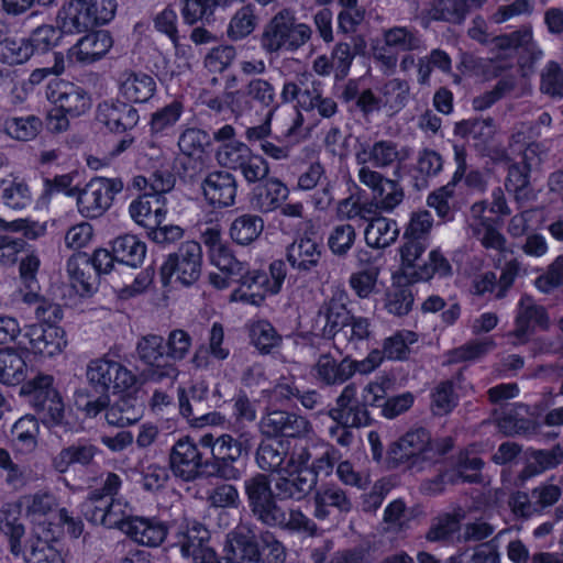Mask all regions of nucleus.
Segmentation results:
<instances>
[{"label":"nucleus","instance_id":"obj_27","mask_svg":"<svg viewBox=\"0 0 563 563\" xmlns=\"http://www.w3.org/2000/svg\"><path fill=\"white\" fill-rule=\"evenodd\" d=\"M92 13L86 0H69L58 10L57 21L65 33H81L95 27Z\"/></svg>","mask_w":563,"mask_h":563},{"label":"nucleus","instance_id":"obj_9","mask_svg":"<svg viewBox=\"0 0 563 563\" xmlns=\"http://www.w3.org/2000/svg\"><path fill=\"white\" fill-rule=\"evenodd\" d=\"M411 155V150L407 146H400L391 140H379L369 144L360 143L355 147L356 163H371L374 168L386 169L394 165L399 166Z\"/></svg>","mask_w":563,"mask_h":563},{"label":"nucleus","instance_id":"obj_23","mask_svg":"<svg viewBox=\"0 0 563 563\" xmlns=\"http://www.w3.org/2000/svg\"><path fill=\"white\" fill-rule=\"evenodd\" d=\"M322 257V245L310 236H300L287 246L286 258L289 265L301 274L312 272Z\"/></svg>","mask_w":563,"mask_h":563},{"label":"nucleus","instance_id":"obj_21","mask_svg":"<svg viewBox=\"0 0 563 563\" xmlns=\"http://www.w3.org/2000/svg\"><path fill=\"white\" fill-rule=\"evenodd\" d=\"M239 276L240 286L234 289L230 296L231 301L243 302L253 306H260L268 291L267 273L260 269H249L244 263V271L242 274H235Z\"/></svg>","mask_w":563,"mask_h":563},{"label":"nucleus","instance_id":"obj_59","mask_svg":"<svg viewBox=\"0 0 563 563\" xmlns=\"http://www.w3.org/2000/svg\"><path fill=\"white\" fill-rule=\"evenodd\" d=\"M318 441L299 438L291 448H288L285 471L305 472L309 470V462L313 457Z\"/></svg>","mask_w":563,"mask_h":563},{"label":"nucleus","instance_id":"obj_42","mask_svg":"<svg viewBox=\"0 0 563 563\" xmlns=\"http://www.w3.org/2000/svg\"><path fill=\"white\" fill-rule=\"evenodd\" d=\"M378 93L383 110L391 117L401 111L408 103L410 86L405 79L393 78L378 89Z\"/></svg>","mask_w":563,"mask_h":563},{"label":"nucleus","instance_id":"obj_40","mask_svg":"<svg viewBox=\"0 0 563 563\" xmlns=\"http://www.w3.org/2000/svg\"><path fill=\"white\" fill-rule=\"evenodd\" d=\"M25 563H64V554L59 543L41 537H32L23 552Z\"/></svg>","mask_w":563,"mask_h":563},{"label":"nucleus","instance_id":"obj_31","mask_svg":"<svg viewBox=\"0 0 563 563\" xmlns=\"http://www.w3.org/2000/svg\"><path fill=\"white\" fill-rule=\"evenodd\" d=\"M120 93L131 102H146L156 91V82L151 75L124 71L119 78Z\"/></svg>","mask_w":563,"mask_h":563},{"label":"nucleus","instance_id":"obj_38","mask_svg":"<svg viewBox=\"0 0 563 563\" xmlns=\"http://www.w3.org/2000/svg\"><path fill=\"white\" fill-rule=\"evenodd\" d=\"M371 333L369 320L352 314L343 331L339 332L333 345L340 353L356 350L361 342L368 340Z\"/></svg>","mask_w":563,"mask_h":563},{"label":"nucleus","instance_id":"obj_35","mask_svg":"<svg viewBox=\"0 0 563 563\" xmlns=\"http://www.w3.org/2000/svg\"><path fill=\"white\" fill-rule=\"evenodd\" d=\"M288 192V188L278 178L271 177L254 189L252 205L261 212H271L280 206Z\"/></svg>","mask_w":563,"mask_h":563},{"label":"nucleus","instance_id":"obj_63","mask_svg":"<svg viewBox=\"0 0 563 563\" xmlns=\"http://www.w3.org/2000/svg\"><path fill=\"white\" fill-rule=\"evenodd\" d=\"M251 343L263 354H268L282 342V336L266 320H258L250 327Z\"/></svg>","mask_w":563,"mask_h":563},{"label":"nucleus","instance_id":"obj_54","mask_svg":"<svg viewBox=\"0 0 563 563\" xmlns=\"http://www.w3.org/2000/svg\"><path fill=\"white\" fill-rule=\"evenodd\" d=\"M258 24V18L253 4L241 7L231 18L227 34L232 41H240L254 32Z\"/></svg>","mask_w":563,"mask_h":563},{"label":"nucleus","instance_id":"obj_18","mask_svg":"<svg viewBox=\"0 0 563 563\" xmlns=\"http://www.w3.org/2000/svg\"><path fill=\"white\" fill-rule=\"evenodd\" d=\"M201 188L206 200L213 208H228L235 203L238 181L229 172L209 173L203 179Z\"/></svg>","mask_w":563,"mask_h":563},{"label":"nucleus","instance_id":"obj_41","mask_svg":"<svg viewBox=\"0 0 563 563\" xmlns=\"http://www.w3.org/2000/svg\"><path fill=\"white\" fill-rule=\"evenodd\" d=\"M97 446L90 443H77L62 449L52 460L53 468L63 474L74 464L89 465L96 454Z\"/></svg>","mask_w":563,"mask_h":563},{"label":"nucleus","instance_id":"obj_62","mask_svg":"<svg viewBox=\"0 0 563 563\" xmlns=\"http://www.w3.org/2000/svg\"><path fill=\"white\" fill-rule=\"evenodd\" d=\"M33 56L26 37H8L0 43V63L18 66Z\"/></svg>","mask_w":563,"mask_h":563},{"label":"nucleus","instance_id":"obj_52","mask_svg":"<svg viewBox=\"0 0 563 563\" xmlns=\"http://www.w3.org/2000/svg\"><path fill=\"white\" fill-rule=\"evenodd\" d=\"M200 446L209 449L211 459L207 461H217L229 459L242 454L243 442L234 440L230 434L214 437L211 433L202 434L199 438Z\"/></svg>","mask_w":563,"mask_h":563},{"label":"nucleus","instance_id":"obj_29","mask_svg":"<svg viewBox=\"0 0 563 563\" xmlns=\"http://www.w3.org/2000/svg\"><path fill=\"white\" fill-rule=\"evenodd\" d=\"M470 11L466 0H431L422 10L421 24L427 26L431 21L461 23Z\"/></svg>","mask_w":563,"mask_h":563},{"label":"nucleus","instance_id":"obj_22","mask_svg":"<svg viewBox=\"0 0 563 563\" xmlns=\"http://www.w3.org/2000/svg\"><path fill=\"white\" fill-rule=\"evenodd\" d=\"M122 532L141 545L154 548L165 540L167 527L155 517L133 516L124 523Z\"/></svg>","mask_w":563,"mask_h":563},{"label":"nucleus","instance_id":"obj_16","mask_svg":"<svg viewBox=\"0 0 563 563\" xmlns=\"http://www.w3.org/2000/svg\"><path fill=\"white\" fill-rule=\"evenodd\" d=\"M23 336L27 340V345L24 342L20 344L44 357H53L62 353L67 344L65 331L56 324L29 325Z\"/></svg>","mask_w":563,"mask_h":563},{"label":"nucleus","instance_id":"obj_25","mask_svg":"<svg viewBox=\"0 0 563 563\" xmlns=\"http://www.w3.org/2000/svg\"><path fill=\"white\" fill-rule=\"evenodd\" d=\"M331 508L347 514L352 510V501L344 489L334 484H325L314 492L312 515L318 520H325L330 517Z\"/></svg>","mask_w":563,"mask_h":563},{"label":"nucleus","instance_id":"obj_17","mask_svg":"<svg viewBox=\"0 0 563 563\" xmlns=\"http://www.w3.org/2000/svg\"><path fill=\"white\" fill-rule=\"evenodd\" d=\"M260 429L266 437L301 438L310 432V422L296 413L271 410L261 419Z\"/></svg>","mask_w":563,"mask_h":563},{"label":"nucleus","instance_id":"obj_14","mask_svg":"<svg viewBox=\"0 0 563 563\" xmlns=\"http://www.w3.org/2000/svg\"><path fill=\"white\" fill-rule=\"evenodd\" d=\"M368 406L363 398H357V387L354 383L346 385L336 398L335 407L329 410V416L344 427H365L371 423Z\"/></svg>","mask_w":563,"mask_h":563},{"label":"nucleus","instance_id":"obj_12","mask_svg":"<svg viewBox=\"0 0 563 563\" xmlns=\"http://www.w3.org/2000/svg\"><path fill=\"white\" fill-rule=\"evenodd\" d=\"M45 93L52 103L70 118L82 115L91 107V99L84 88L63 79L51 80Z\"/></svg>","mask_w":563,"mask_h":563},{"label":"nucleus","instance_id":"obj_37","mask_svg":"<svg viewBox=\"0 0 563 563\" xmlns=\"http://www.w3.org/2000/svg\"><path fill=\"white\" fill-rule=\"evenodd\" d=\"M399 228L395 220L378 216L364 230L365 242L373 249H385L396 242Z\"/></svg>","mask_w":563,"mask_h":563},{"label":"nucleus","instance_id":"obj_24","mask_svg":"<svg viewBox=\"0 0 563 563\" xmlns=\"http://www.w3.org/2000/svg\"><path fill=\"white\" fill-rule=\"evenodd\" d=\"M129 214L136 224L147 229L162 224L167 214L166 199L154 198L147 192L139 195L130 202Z\"/></svg>","mask_w":563,"mask_h":563},{"label":"nucleus","instance_id":"obj_45","mask_svg":"<svg viewBox=\"0 0 563 563\" xmlns=\"http://www.w3.org/2000/svg\"><path fill=\"white\" fill-rule=\"evenodd\" d=\"M384 44L400 52H413L426 48L418 30L408 26H393L383 31Z\"/></svg>","mask_w":563,"mask_h":563},{"label":"nucleus","instance_id":"obj_5","mask_svg":"<svg viewBox=\"0 0 563 563\" xmlns=\"http://www.w3.org/2000/svg\"><path fill=\"white\" fill-rule=\"evenodd\" d=\"M86 375L90 385L101 391H124L135 383V375L129 368L107 355L90 361Z\"/></svg>","mask_w":563,"mask_h":563},{"label":"nucleus","instance_id":"obj_13","mask_svg":"<svg viewBox=\"0 0 563 563\" xmlns=\"http://www.w3.org/2000/svg\"><path fill=\"white\" fill-rule=\"evenodd\" d=\"M549 324L550 320L544 307L538 305L532 297L523 295L517 305L515 328L508 336L514 339L515 345L525 344L536 328L545 330Z\"/></svg>","mask_w":563,"mask_h":563},{"label":"nucleus","instance_id":"obj_50","mask_svg":"<svg viewBox=\"0 0 563 563\" xmlns=\"http://www.w3.org/2000/svg\"><path fill=\"white\" fill-rule=\"evenodd\" d=\"M11 432L13 444L19 451L30 453L36 449L40 426L34 416L25 415L20 418L13 424Z\"/></svg>","mask_w":563,"mask_h":563},{"label":"nucleus","instance_id":"obj_26","mask_svg":"<svg viewBox=\"0 0 563 563\" xmlns=\"http://www.w3.org/2000/svg\"><path fill=\"white\" fill-rule=\"evenodd\" d=\"M275 494L279 500H303L316 488V477L305 472L283 471L274 483Z\"/></svg>","mask_w":563,"mask_h":563},{"label":"nucleus","instance_id":"obj_44","mask_svg":"<svg viewBox=\"0 0 563 563\" xmlns=\"http://www.w3.org/2000/svg\"><path fill=\"white\" fill-rule=\"evenodd\" d=\"M29 368L24 358L12 347L0 349V382L16 386L27 378Z\"/></svg>","mask_w":563,"mask_h":563},{"label":"nucleus","instance_id":"obj_6","mask_svg":"<svg viewBox=\"0 0 563 563\" xmlns=\"http://www.w3.org/2000/svg\"><path fill=\"white\" fill-rule=\"evenodd\" d=\"M137 358L148 366L145 373L147 380L162 382L169 379L174 382L178 377V369L172 362H164L166 356L165 339L158 334H146L139 339L136 343Z\"/></svg>","mask_w":563,"mask_h":563},{"label":"nucleus","instance_id":"obj_30","mask_svg":"<svg viewBox=\"0 0 563 563\" xmlns=\"http://www.w3.org/2000/svg\"><path fill=\"white\" fill-rule=\"evenodd\" d=\"M23 507L21 500L8 503L0 510V528L8 537L9 550L14 556L23 552L22 539L25 534V527L20 520Z\"/></svg>","mask_w":563,"mask_h":563},{"label":"nucleus","instance_id":"obj_8","mask_svg":"<svg viewBox=\"0 0 563 563\" xmlns=\"http://www.w3.org/2000/svg\"><path fill=\"white\" fill-rule=\"evenodd\" d=\"M199 442L195 443L188 437L179 439L172 448L169 453V467L175 477L185 482H192L199 477H205V464L202 453L198 448Z\"/></svg>","mask_w":563,"mask_h":563},{"label":"nucleus","instance_id":"obj_34","mask_svg":"<svg viewBox=\"0 0 563 563\" xmlns=\"http://www.w3.org/2000/svg\"><path fill=\"white\" fill-rule=\"evenodd\" d=\"M144 413L143 405L136 397L125 395L113 401L106 409V420L114 427L136 423Z\"/></svg>","mask_w":563,"mask_h":563},{"label":"nucleus","instance_id":"obj_3","mask_svg":"<svg viewBox=\"0 0 563 563\" xmlns=\"http://www.w3.org/2000/svg\"><path fill=\"white\" fill-rule=\"evenodd\" d=\"M202 249L196 241L183 242L176 252L169 254L161 266V278L168 285L173 276L176 282L188 287L194 285L201 275Z\"/></svg>","mask_w":563,"mask_h":563},{"label":"nucleus","instance_id":"obj_53","mask_svg":"<svg viewBox=\"0 0 563 563\" xmlns=\"http://www.w3.org/2000/svg\"><path fill=\"white\" fill-rule=\"evenodd\" d=\"M90 269L91 267L88 260H84L82 263H79V260L75 256L67 260L66 271L70 286L79 296H89L96 288V278L91 276Z\"/></svg>","mask_w":563,"mask_h":563},{"label":"nucleus","instance_id":"obj_47","mask_svg":"<svg viewBox=\"0 0 563 563\" xmlns=\"http://www.w3.org/2000/svg\"><path fill=\"white\" fill-rule=\"evenodd\" d=\"M288 446L283 441H263L256 451L258 467L267 472L285 471Z\"/></svg>","mask_w":563,"mask_h":563},{"label":"nucleus","instance_id":"obj_58","mask_svg":"<svg viewBox=\"0 0 563 563\" xmlns=\"http://www.w3.org/2000/svg\"><path fill=\"white\" fill-rule=\"evenodd\" d=\"M42 423L48 428L64 424L65 405L58 391L51 393L48 397L33 406Z\"/></svg>","mask_w":563,"mask_h":563},{"label":"nucleus","instance_id":"obj_48","mask_svg":"<svg viewBox=\"0 0 563 563\" xmlns=\"http://www.w3.org/2000/svg\"><path fill=\"white\" fill-rule=\"evenodd\" d=\"M208 388L205 384L192 386L187 394L184 388L178 389L179 411L188 420H201L206 418L205 400Z\"/></svg>","mask_w":563,"mask_h":563},{"label":"nucleus","instance_id":"obj_64","mask_svg":"<svg viewBox=\"0 0 563 563\" xmlns=\"http://www.w3.org/2000/svg\"><path fill=\"white\" fill-rule=\"evenodd\" d=\"M245 87L254 107L258 106L261 109L276 111L278 108L277 95L272 82L263 78H254Z\"/></svg>","mask_w":563,"mask_h":563},{"label":"nucleus","instance_id":"obj_56","mask_svg":"<svg viewBox=\"0 0 563 563\" xmlns=\"http://www.w3.org/2000/svg\"><path fill=\"white\" fill-rule=\"evenodd\" d=\"M20 500L25 516L31 520H38L57 507L56 497L48 490L24 495Z\"/></svg>","mask_w":563,"mask_h":563},{"label":"nucleus","instance_id":"obj_51","mask_svg":"<svg viewBox=\"0 0 563 563\" xmlns=\"http://www.w3.org/2000/svg\"><path fill=\"white\" fill-rule=\"evenodd\" d=\"M272 520L275 522H268L266 526L279 527L290 532L314 536L318 530L316 522L299 508H291L288 514H286L283 508L279 507L278 518Z\"/></svg>","mask_w":563,"mask_h":563},{"label":"nucleus","instance_id":"obj_4","mask_svg":"<svg viewBox=\"0 0 563 563\" xmlns=\"http://www.w3.org/2000/svg\"><path fill=\"white\" fill-rule=\"evenodd\" d=\"M124 185L120 178L95 177L77 196V207L81 216L98 218L112 205L114 196L122 191Z\"/></svg>","mask_w":563,"mask_h":563},{"label":"nucleus","instance_id":"obj_28","mask_svg":"<svg viewBox=\"0 0 563 563\" xmlns=\"http://www.w3.org/2000/svg\"><path fill=\"white\" fill-rule=\"evenodd\" d=\"M113 41L108 31H97L82 36L69 49L71 58L84 63L91 64L102 58L112 47Z\"/></svg>","mask_w":563,"mask_h":563},{"label":"nucleus","instance_id":"obj_61","mask_svg":"<svg viewBox=\"0 0 563 563\" xmlns=\"http://www.w3.org/2000/svg\"><path fill=\"white\" fill-rule=\"evenodd\" d=\"M184 112V104L179 100H173L170 103L157 109L152 113L150 120V131L152 134H163L173 129L179 121Z\"/></svg>","mask_w":563,"mask_h":563},{"label":"nucleus","instance_id":"obj_32","mask_svg":"<svg viewBox=\"0 0 563 563\" xmlns=\"http://www.w3.org/2000/svg\"><path fill=\"white\" fill-rule=\"evenodd\" d=\"M316 377L325 385H341L347 382L355 373L354 361L343 358L336 362L331 355H320L314 365Z\"/></svg>","mask_w":563,"mask_h":563},{"label":"nucleus","instance_id":"obj_33","mask_svg":"<svg viewBox=\"0 0 563 563\" xmlns=\"http://www.w3.org/2000/svg\"><path fill=\"white\" fill-rule=\"evenodd\" d=\"M467 228L472 238L476 239L485 250L496 251L500 256L510 252L506 236L494 225L493 220L468 222ZM500 264L501 257H498L494 265L499 267Z\"/></svg>","mask_w":563,"mask_h":563},{"label":"nucleus","instance_id":"obj_19","mask_svg":"<svg viewBox=\"0 0 563 563\" xmlns=\"http://www.w3.org/2000/svg\"><path fill=\"white\" fill-rule=\"evenodd\" d=\"M260 547L254 532L246 526H239L228 534L224 552L232 563H258Z\"/></svg>","mask_w":563,"mask_h":563},{"label":"nucleus","instance_id":"obj_20","mask_svg":"<svg viewBox=\"0 0 563 563\" xmlns=\"http://www.w3.org/2000/svg\"><path fill=\"white\" fill-rule=\"evenodd\" d=\"M139 119L137 110L120 100H104L97 108V120L114 133L133 129Z\"/></svg>","mask_w":563,"mask_h":563},{"label":"nucleus","instance_id":"obj_55","mask_svg":"<svg viewBox=\"0 0 563 563\" xmlns=\"http://www.w3.org/2000/svg\"><path fill=\"white\" fill-rule=\"evenodd\" d=\"M341 457V453L333 445L318 442L308 470L311 473L309 477H316L317 484L320 475H331L335 463L339 462Z\"/></svg>","mask_w":563,"mask_h":563},{"label":"nucleus","instance_id":"obj_60","mask_svg":"<svg viewBox=\"0 0 563 563\" xmlns=\"http://www.w3.org/2000/svg\"><path fill=\"white\" fill-rule=\"evenodd\" d=\"M177 145L183 155L200 158L210 145V136L201 129L187 128L179 134Z\"/></svg>","mask_w":563,"mask_h":563},{"label":"nucleus","instance_id":"obj_46","mask_svg":"<svg viewBox=\"0 0 563 563\" xmlns=\"http://www.w3.org/2000/svg\"><path fill=\"white\" fill-rule=\"evenodd\" d=\"M0 191L3 203L13 210H23L30 207L33 201L27 183L20 177L2 179Z\"/></svg>","mask_w":563,"mask_h":563},{"label":"nucleus","instance_id":"obj_10","mask_svg":"<svg viewBox=\"0 0 563 563\" xmlns=\"http://www.w3.org/2000/svg\"><path fill=\"white\" fill-rule=\"evenodd\" d=\"M244 489L251 510L264 525L274 522L279 516V505L276 503L268 476L257 473L244 481Z\"/></svg>","mask_w":563,"mask_h":563},{"label":"nucleus","instance_id":"obj_7","mask_svg":"<svg viewBox=\"0 0 563 563\" xmlns=\"http://www.w3.org/2000/svg\"><path fill=\"white\" fill-rule=\"evenodd\" d=\"M174 545L179 549L183 558L194 563H217L219 558L210 547V532L205 525L190 521L179 526Z\"/></svg>","mask_w":563,"mask_h":563},{"label":"nucleus","instance_id":"obj_49","mask_svg":"<svg viewBox=\"0 0 563 563\" xmlns=\"http://www.w3.org/2000/svg\"><path fill=\"white\" fill-rule=\"evenodd\" d=\"M264 221L256 214L245 213L235 218L230 225V238L236 244L249 245L261 235Z\"/></svg>","mask_w":563,"mask_h":563},{"label":"nucleus","instance_id":"obj_57","mask_svg":"<svg viewBox=\"0 0 563 563\" xmlns=\"http://www.w3.org/2000/svg\"><path fill=\"white\" fill-rule=\"evenodd\" d=\"M394 176L396 178L387 180L383 189L373 195L379 212H393L404 201L405 190L397 179L400 177L399 167L395 169Z\"/></svg>","mask_w":563,"mask_h":563},{"label":"nucleus","instance_id":"obj_11","mask_svg":"<svg viewBox=\"0 0 563 563\" xmlns=\"http://www.w3.org/2000/svg\"><path fill=\"white\" fill-rule=\"evenodd\" d=\"M347 295L344 290H336L319 308L314 327L322 336L335 343L339 332L343 331L352 313L346 308Z\"/></svg>","mask_w":563,"mask_h":563},{"label":"nucleus","instance_id":"obj_36","mask_svg":"<svg viewBox=\"0 0 563 563\" xmlns=\"http://www.w3.org/2000/svg\"><path fill=\"white\" fill-rule=\"evenodd\" d=\"M493 43L495 47L504 51L522 48L530 55L532 62H537L543 56L542 49L533 40L531 26H522L509 34L496 36Z\"/></svg>","mask_w":563,"mask_h":563},{"label":"nucleus","instance_id":"obj_2","mask_svg":"<svg viewBox=\"0 0 563 563\" xmlns=\"http://www.w3.org/2000/svg\"><path fill=\"white\" fill-rule=\"evenodd\" d=\"M450 439L443 442L432 441L430 433L423 429L408 431L391 448L390 454L397 463H409L422 468L424 464L439 461L450 449Z\"/></svg>","mask_w":563,"mask_h":563},{"label":"nucleus","instance_id":"obj_1","mask_svg":"<svg viewBox=\"0 0 563 563\" xmlns=\"http://www.w3.org/2000/svg\"><path fill=\"white\" fill-rule=\"evenodd\" d=\"M311 37L310 25L297 22L292 10L282 9L264 26L260 43L268 54L294 53L305 46Z\"/></svg>","mask_w":563,"mask_h":563},{"label":"nucleus","instance_id":"obj_39","mask_svg":"<svg viewBox=\"0 0 563 563\" xmlns=\"http://www.w3.org/2000/svg\"><path fill=\"white\" fill-rule=\"evenodd\" d=\"M464 518L465 512L462 508H457L453 512L439 515L432 521L431 527L427 533V539L431 542H457V534L461 533V522L464 520Z\"/></svg>","mask_w":563,"mask_h":563},{"label":"nucleus","instance_id":"obj_15","mask_svg":"<svg viewBox=\"0 0 563 563\" xmlns=\"http://www.w3.org/2000/svg\"><path fill=\"white\" fill-rule=\"evenodd\" d=\"M521 271V263L517 258L506 262L497 277L495 272L487 271L476 275L472 280L473 292L477 296L493 295L500 300L507 297Z\"/></svg>","mask_w":563,"mask_h":563},{"label":"nucleus","instance_id":"obj_43","mask_svg":"<svg viewBox=\"0 0 563 563\" xmlns=\"http://www.w3.org/2000/svg\"><path fill=\"white\" fill-rule=\"evenodd\" d=\"M112 252L118 262L131 267H139L145 258L146 244L136 235L124 234L114 239Z\"/></svg>","mask_w":563,"mask_h":563}]
</instances>
